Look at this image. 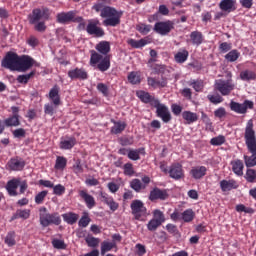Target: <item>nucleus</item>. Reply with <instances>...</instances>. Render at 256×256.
<instances>
[{
	"instance_id": "1",
	"label": "nucleus",
	"mask_w": 256,
	"mask_h": 256,
	"mask_svg": "<svg viewBox=\"0 0 256 256\" xmlns=\"http://www.w3.org/2000/svg\"><path fill=\"white\" fill-rule=\"evenodd\" d=\"M93 9H95L97 13L100 11V17L105 19L103 21L105 27H117V25L121 23L123 12H119L110 6L103 7V4H96L93 6Z\"/></svg>"
},
{
	"instance_id": "2",
	"label": "nucleus",
	"mask_w": 256,
	"mask_h": 256,
	"mask_svg": "<svg viewBox=\"0 0 256 256\" xmlns=\"http://www.w3.org/2000/svg\"><path fill=\"white\" fill-rule=\"evenodd\" d=\"M40 225L49 227V225H61V217L57 213H47V208H40Z\"/></svg>"
},
{
	"instance_id": "3",
	"label": "nucleus",
	"mask_w": 256,
	"mask_h": 256,
	"mask_svg": "<svg viewBox=\"0 0 256 256\" xmlns=\"http://www.w3.org/2000/svg\"><path fill=\"white\" fill-rule=\"evenodd\" d=\"M152 107H155L157 116L160 117L164 123L171 121V112H169V108L165 104H161L159 100H154Z\"/></svg>"
},
{
	"instance_id": "4",
	"label": "nucleus",
	"mask_w": 256,
	"mask_h": 256,
	"mask_svg": "<svg viewBox=\"0 0 256 256\" xmlns=\"http://www.w3.org/2000/svg\"><path fill=\"white\" fill-rule=\"evenodd\" d=\"M19 66V55L13 52H8L2 60V67L10 69V71H17Z\"/></svg>"
},
{
	"instance_id": "5",
	"label": "nucleus",
	"mask_w": 256,
	"mask_h": 256,
	"mask_svg": "<svg viewBox=\"0 0 256 256\" xmlns=\"http://www.w3.org/2000/svg\"><path fill=\"white\" fill-rule=\"evenodd\" d=\"M49 9L47 8H36L32 11V14L29 15L28 19H29V23L30 25H35V23H39V21H41V19H43L44 21L49 20Z\"/></svg>"
},
{
	"instance_id": "6",
	"label": "nucleus",
	"mask_w": 256,
	"mask_h": 256,
	"mask_svg": "<svg viewBox=\"0 0 256 256\" xmlns=\"http://www.w3.org/2000/svg\"><path fill=\"white\" fill-rule=\"evenodd\" d=\"M216 91H219L221 95L227 96L231 94V91L235 89V84L231 80H216L214 85Z\"/></svg>"
},
{
	"instance_id": "7",
	"label": "nucleus",
	"mask_w": 256,
	"mask_h": 256,
	"mask_svg": "<svg viewBox=\"0 0 256 256\" xmlns=\"http://www.w3.org/2000/svg\"><path fill=\"white\" fill-rule=\"evenodd\" d=\"M254 105L253 101L250 100H245L243 103L231 101L230 109L231 111H234V113L245 115V113H247V109H253Z\"/></svg>"
},
{
	"instance_id": "8",
	"label": "nucleus",
	"mask_w": 256,
	"mask_h": 256,
	"mask_svg": "<svg viewBox=\"0 0 256 256\" xmlns=\"http://www.w3.org/2000/svg\"><path fill=\"white\" fill-rule=\"evenodd\" d=\"M175 28V23H173V21L167 20L164 22H157L154 25V31L156 33H158V35H169V33H171V31H173V29Z\"/></svg>"
},
{
	"instance_id": "9",
	"label": "nucleus",
	"mask_w": 256,
	"mask_h": 256,
	"mask_svg": "<svg viewBox=\"0 0 256 256\" xmlns=\"http://www.w3.org/2000/svg\"><path fill=\"white\" fill-rule=\"evenodd\" d=\"M57 22L65 25L66 23H74V21H82L81 16H75V11L61 12L56 16Z\"/></svg>"
},
{
	"instance_id": "10",
	"label": "nucleus",
	"mask_w": 256,
	"mask_h": 256,
	"mask_svg": "<svg viewBox=\"0 0 256 256\" xmlns=\"http://www.w3.org/2000/svg\"><path fill=\"white\" fill-rule=\"evenodd\" d=\"M130 207L132 215H134L137 220L141 219V217L147 213V208H145V204H143L141 200H133Z\"/></svg>"
},
{
	"instance_id": "11",
	"label": "nucleus",
	"mask_w": 256,
	"mask_h": 256,
	"mask_svg": "<svg viewBox=\"0 0 256 256\" xmlns=\"http://www.w3.org/2000/svg\"><path fill=\"white\" fill-rule=\"evenodd\" d=\"M35 65V60L27 55L19 56L17 71H29Z\"/></svg>"
},
{
	"instance_id": "12",
	"label": "nucleus",
	"mask_w": 256,
	"mask_h": 256,
	"mask_svg": "<svg viewBox=\"0 0 256 256\" xmlns=\"http://www.w3.org/2000/svg\"><path fill=\"white\" fill-rule=\"evenodd\" d=\"M99 20L90 21L86 27L88 35H94V37H103L105 31L99 27Z\"/></svg>"
},
{
	"instance_id": "13",
	"label": "nucleus",
	"mask_w": 256,
	"mask_h": 256,
	"mask_svg": "<svg viewBox=\"0 0 256 256\" xmlns=\"http://www.w3.org/2000/svg\"><path fill=\"white\" fill-rule=\"evenodd\" d=\"M100 200L102 203H105V205L109 206V209L113 212L117 211L119 209V203L115 202L113 197H111L109 194L105 192H100Z\"/></svg>"
},
{
	"instance_id": "14",
	"label": "nucleus",
	"mask_w": 256,
	"mask_h": 256,
	"mask_svg": "<svg viewBox=\"0 0 256 256\" xmlns=\"http://www.w3.org/2000/svg\"><path fill=\"white\" fill-rule=\"evenodd\" d=\"M171 179H175L179 181V179H183L185 175L183 174V166L181 164H173L168 171Z\"/></svg>"
},
{
	"instance_id": "15",
	"label": "nucleus",
	"mask_w": 256,
	"mask_h": 256,
	"mask_svg": "<svg viewBox=\"0 0 256 256\" xmlns=\"http://www.w3.org/2000/svg\"><path fill=\"white\" fill-rule=\"evenodd\" d=\"M19 185H21V180L19 179H12L7 182L6 190L8 192V195H10V197H17V195H19V193H17V189L19 188Z\"/></svg>"
},
{
	"instance_id": "16",
	"label": "nucleus",
	"mask_w": 256,
	"mask_h": 256,
	"mask_svg": "<svg viewBox=\"0 0 256 256\" xmlns=\"http://www.w3.org/2000/svg\"><path fill=\"white\" fill-rule=\"evenodd\" d=\"M12 111L14 112V115L7 118L4 123L6 127H19L21 122L19 121V114H17V107H12Z\"/></svg>"
},
{
	"instance_id": "17",
	"label": "nucleus",
	"mask_w": 256,
	"mask_h": 256,
	"mask_svg": "<svg viewBox=\"0 0 256 256\" xmlns=\"http://www.w3.org/2000/svg\"><path fill=\"white\" fill-rule=\"evenodd\" d=\"M149 199L150 201H156V199H161L162 201H165V199H167V191L161 190L159 188H154L150 191Z\"/></svg>"
},
{
	"instance_id": "18",
	"label": "nucleus",
	"mask_w": 256,
	"mask_h": 256,
	"mask_svg": "<svg viewBox=\"0 0 256 256\" xmlns=\"http://www.w3.org/2000/svg\"><path fill=\"white\" fill-rule=\"evenodd\" d=\"M79 195L81 199H83V201L86 203V207H88V209H93L95 206V198L85 190H80Z\"/></svg>"
},
{
	"instance_id": "19",
	"label": "nucleus",
	"mask_w": 256,
	"mask_h": 256,
	"mask_svg": "<svg viewBox=\"0 0 256 256\" xmlns=\"http://www.w3.org/2000/svg\"><path fill=\"white\" fill-rule=\"evenodd\" d=\"M206 174L207 168L205 166H196L190 171V175H192L193 179H203Z\"/></svg>"
},
{
	"instance_id": "20",
	"label": "nucleus",
	"mask_w": 256,
	"mask_h": 256,
	"mask_svg": "<svg viewBox=\"0 0 256 256\" xmlns=\"http://www.w3.org/2000/svg\"><path fill=\"white\" fill-rule=\"evenodd\" d=\"M8 165L12 171H23L25 167V161L18 158H13L8 162Z\"/></svg>"
},
{
	"instance_id": "21",
	"label": "nucleus",
	"mask_w": 256,
	"mask_h": 256,
	"mask_svg": "<svg viewBox=\"0 0 256 256\" xmlns=\"http://www.w3.org/2000/svg\"><path fill=\"white\" fill-rule=\"evenodd\" d=\"M70 79H87V72L83 69H73L68 72Z\"/></svg>"
},
{
	"instance_id": "22",
	"label": "nucleus",
	"mask_w": 256,
	"mask_h": 256,
	"mask_svg": "<svg viewBox=\"0 0 256 256\" xmlns=\"http://www.w3.org/2000/svg\"><path fill=\"white\" fill-rule=\"evenodd\" d=\"M137 97L143 102V103H150V105L153 106V101H159V99H156L155 97L149 95V92L145 91H138L136 93Z\"/></svg>"
},
{
	"instance_id": "23",
	"label": "nucleus",
	"mask_w": 256,
	"mask_h": 256,
	"mask_svg": "<svg viewBox=\"0 0 256 256\" xmlns=\"http://www.w3.org/2000/svg\"><path fill=\"white\" fill-rule=\"evenodd\" d=\"M189 59V51L186 49H180L175 55L174 60L176 63L183 64Z\"/></svg>"
},
{
	"instance_id": "24",
	"label": "nucleus",
	"mask_w": 256,
	"mask_h": 256,
	"mask_svg": "<svg viewBox=\"0 0 256 256\" xmlns=\"http://www.w3.org/2000/svg\"><path fill=\"white\" fill-rule=\"evenodd\" d=\"M219 7L222 11L231 13V11H235V2L234 0H222L219 4Z\"/></svg>"
},
{
	"instance_id": "25",
	"label": "nucleus",
	"mask_w": 256,
	"mask_h": 256,
	"mask_svg": "<svg viewBox=\"0 0 256 256\" xmlns=\"http://www.w3.org/2000/svg\"><path fill=\"white\" fill-rule=\"evenodd\" d=\"M231 165H232L233 173H235V175H238V177H241V175H243V169H245V165L243 164V161L234 160L231 162Z\"/></svg>"
},
{
	"instance_id": "26",
	"label": "nucleus",
	"mask_w": 256,
	"mask_h": 256,
	"mask_svg": "<svg viewBox=\"0 0 256 256\" xmlns=\"http://www.w3.org/2000/svg\"><path fill=\"white\" fill-rule=\"evenodd\" d=\"M238 185L235 180H222L220 181V188L222 191H231L232 189H237Z\"/></svg>"
},
{
	"instance_id": "27",
	"label": "nucleus",
	"mask_w": 256,
	"mask_h": 256,
	"mask_svg": "<svg viewBox=\"0 0 256 256\" xmlns=\"http://www.w3.org/2000/svg\"><path fill=\"white\" fill-rule=\"evenodd\" d=\"M183 120L186 121L188 125H191V123H195L199 120V116L197 113L191 112V111H184L182 113Z\"/></svg>"
},
{
	"instance_id": "28",
	"label": "nucleus",
	"mask_w": 256,
	"mask_h": 256,
	"mask_svg": "<svg viewBox=\"0 0 256 256\" xmlns=\"http://www.w3.org/2000/svg\"><path fill=\"white\" fill-rule=\"evenodd\" d=\"M95 49L98 53H101V55H107V53L111 51V44L107 41H101L96 45Z\"/></svg>"
},
{
	"instance_id": "29",
	"label": "nucleus",
	"mask_w": 256,
	"mask_h": 256,
	"mask_svg": "<svg viewBox=\"0 0 256 256\" xmlns=\"http://www.w3.org/2000/svg\"><path fill=\"white\" fill-rule=\"evenodd\" d=\"M49 97L54 105H60L61 98L59 97V87L54 86L49 92Z\"/></svg>"
},
{
	"instance_id": "30",
	"label": "nucleus",
	"mask_w": 256,
	"mask_h": 256,
	"mask_svg": "<svg viewBox=\"0 0 256 256\" xmlns=\"http://www.w3.org/2000/svg\"><path fill=\"white\" fill-rule=\"evenodd\" d=\"M190 39L192 41V45H196V47H199L201 43H203V33L200 31H193L190 33Z\"/></svg>"
},
{
	"instance_id": "31",
	"label": "nucleus",
	"mask_w": 256,
	"mask_h": 256,
	"mask_svg": "<svg viewBox=\"0 0 256 256\" xmlns=\"http://www.w3.org/2000/svg\"><path fill=\"white\" fill-rule=\"evenodd\" d=\"M117 247V243L115 241L109 242V241H103L101 243V255H105V253H109L112 249H115Z\"/></svg>"
},
{
	"instance_id": "32",
	"label": "nucleus",
	"mask_w": 256,
	"mask_h": 256,
	"mask_svg": "<svg viewBox=\"0 0 256 256\" xmlns=\"http://www.w3.org/2000/svg\"><path fill=\"white\" fill-rule=\"evenodd\" d=\"M128 45L130 47H133V49H141L147 45V40L145 39H140V40H135V39H128L127 40Z\"/></svg>"
},
{
	"instance_id": "33",
	"label": "nucleus",
	"mask_w": 256,
	"mask_h": 256,
	"mask_svg": "<svg viewBox=\"0 0 256 256\" xmlns=\"http://www.w3.org/2000/svg\"><path fill=\"white\" fill-rule=\"evenodd\" d=\"M65 223H68V225H74V223H77L79 220V216L73 212L65 213L62 215Z\"/></svg>"
},
{
	"instance_id": "34",
	"label": "nucleus",
	"mask_w": 256,
	"mask_h": 256,
	"mask_svg": "<svg viewBox=\"0 0 256 256\" xmlns=\"http://www.w3.org/2000/svg\"><path fill=\"white\" fill-rule=\"evenodd\" d=\"M111 67V60L109 59L108 56L104 57L97 65V68L99 71L105 72Z\"/></svg>"
},
{
	"instance_id": "35",
	"label": "nucleus",
	"mask_w": 256,
	"mask_h": 256,
	"mask_svg": "<svg viewBox=\"0 0 256 256\" xmlns=\"http://www.w3.org/2000/svg\"><path fill=\"white\" fill-rule=\"evenodd\" d=\"M75 143H77V141L73 137L68 138L67 140H62L60 142V149H73Z\"/></svg>"
},
{
	"instance_id": "36",
	"label": "nucleus",
	"mask_w": 256,
	"mask_h": 256,
	"mask_svg": "<svg viewBox=\"0 0 256 256\" xmlns=\"http://www.w3.org/2000/svg\"><path fill=\"white\" fill-rule=\"evenodd\" d=\"M240 79H242V81H253L256 79L255 72L251 70H244L240 73Z\"/></svg>"
},
{
	"instance_id": "37",
	"label": "nucleus",
	"mask_w": 256,
	"mask_h": 256,
	"mask_svg": "<svg viewBox=\"0 0 256 256\" xmlns=\"http://www.w3.org/2000/svg\"><path fill=\"white\" fill-rule=\"evenodd\" d=\"M130 187L131 189H133L134 191H136V193H140L142 189H145V185L141 182V180L139 179H133L130 182Z\"/></svg>"
},
{
	"instance_id": "38",
	"label": "nucleus",
	"mask_w": 256,
	"mask_h": 256,
	"mask_svg": "<svg viewBox=\"0 0 256 256\" xmlns=\"http://www.w3.org/2000/svg\"><path fill=\"white\" fill-rule=\"evenodd\" d=\"M127 127V124L125 122H116L114 126L111 129V132L115 135H119V133H122V131H125V128Z\"/></svg>"
},
{
	"instance_id": "39",
	"label": "nucleus",
	"mask_w": 256,
	"mask_h": 256,
	"mask_svg": "<svg viewBox=\"0 0 256 256\" xmlns=\"http://www.w3.org/2000/svg\"><path fill=\"white\" fill-rule=\"evenodd\" d=\"M240 53L237 50H232L228 54L225 55L226 61H229L230 63H234V61H237L240 57Z\"/></svg>"
},
{
	"instance_id": "40",
	"label": "nucleus",
	"mask_w": 256,
	"mask_h": 256,
	"mask_svg": "<svg viewBox=\"0 0 256 256\" xmlns=\"http://www.w3.org/2000/svg\"><path fill=\"white\" fill-rule=\"evenodd\" d=\"M154 221H157L160 223V225H163L165 223V214L161 210H154L153 212V218Z\"/></svg>"
},
{
	"instance_id": "41",
	"label": "nucleus",
	"mask_w": 256,
	"mask_h": 256,
	"mask_svg": "<svg viewBox=\"0 0 256 256\" xmlns=\"http://www.w3.org/2000/svg\"><path fill=\"white\" fill-rule=\"evenodd\" d=\"M195 217V212H193L192 209L185 210L182 213V219L185 221V223H191Z\"/></svg>"
},
{
	"instance_id": "42",
	"label": "nucleus",
	"mask_w": 256,
	"mask_h": 256,
	"mask_svg": "<svg viewBox=\"0 0 256 256\" xmlns=\"http://www.w3.org/2000/svg\"><path fill=\"white\" fill-rule=\"evenodd\" d=\"M31 217V210H17L15 213V219H29Z\"/></svg>"
},
{
	"instance_id": "43",
	"label": "nucleus",
	"mask_w": 256,
	"mask_h": 256,
	"mask_svg": "<svg viewBox=\"0 0 256 256\" xmlns=\"http://www.w3.org/2000/svg\"><path fill=\"white\" fill-rule=\"evenodd\" d=\"M65 167H67V158L58 156L56 158L55 169L63 170Z\"/></svg>"
},
{
	"instance_id": "44",
	"label": "nucleus",
	"mask_w": 256,
	"mask_h": 256,
	"mask_svg": "<svg viewBox=\"0 0 256 256\" xmlns=\"http://www.w3.org/2000/svg\"><path fill=\"white\" fill-rule=\"evenodd\" d=\"M85 241L88 245V247H99V243H101V240L99 238L88 236L85 238Z\"/></svg>"
},
{
	"instance_id": "45",
	"label": "nucleus",
	"mask_w": 256,
	"mask_h": 256,
	"mask_svg": "<svg viewBox=\"0 0 256 256\" xmlns=\"http://www.w3.org/2000/svg\"><path fill=\"white\" fill-rule=\"evenodd\" d=\"M244 161H245L246 167H255L256 165L255 154L252 153L251 156L244 155Z\"/></svg>"
},
{
	"instance_id": "46",
	"label": "nucleus",
	"mask_w": 256,
	"mask_h": 256,
	"mask_svg": "<svg viewBox=\"0 0 256 256\" xmlns=\"http://www.w3.org/2000/svg\"><path fill=\"white\" fill-rule=\"evenodd\" d=\"M33 75H35V72H30L29 74H24V75H19L17 77V81L18 83H24L27 84L29 83V79H31L33 77Z\"/></svg>"
},
{
	"instance_id": "47",
	"label": "nucleus",
	"mask_w": 256,
	"mask_h": 256,
	"mask_svg": "<svg viewBox=\"0 0 256 256\" xmlns=\"http://www.w3.org/2000/svg\"><path fill=\"white\" fill-rule=\"evenodd\" d=\"M159 227H161V223H159L157 220H154L153 218L147 224L148 231H157Z\"/></svg>"
},
{
	"instance_id": "48",
	"label": "nucleus",
	"mask_w": 256,
	"mask_h": 256,
	"mask_svg": "<svg viewBox=\"0 0 256 256\" xmlns=\"http://www.w3.org/2000/svg\"><path fill=\"white\" fill-rule=\"evenodd\" d=\"M5 243L8 247H13L15 245V232H9L5 238Z\"/></svg>"
},
{
	"instance_id": "49",
	"label": "nucleus",
	"mask_w": 256,
	"mask_h": 256,
	"mask_svg": "<svg viewBox=\"0 0 256 256\" xmlns=\"http://www.w3.org/2000/svg\"><path fill=\"white\" fill-rule=\"evenodd\" d=\"M151 29H152V26L147 24H139L137 26V30L139 31V33H142V35H147L148 33L151 32Z\"/></svg>"
},
{
	"instance_id": "50",
	"label": "nucleus",
	"mask_w": 256,
	"mask_h": 256,
	"mask_svg": "<svg viewBox=\"0 0 256 256\" xmlns=\"http://www.w3.org/2000/svg\"><path fill=\"white\" fill-rule=\"evenodd\" d=\"M47 190L41 191L39 192L36 196H35V203L37 205H41L43 203V201H45V198L47 197Z\"/></svg>"
},
{
	"instance_id": "51",
	"label": "nucleus",
	"mask_w": 256,
	"mask_h": 256,
	"mask_svg": "<svg viewBox=\"0 0 256 256\" xmlns=\"http://www.w3.org/2000/svg\"><path fill=\"white\" fill-rule=\"evenodd\" d=\"M256 171L255 169H248L246 172V180L248 183H255Z\"/></svg>"
},
{
	"instance_id": "52",
	"label": "nucleus",
	"mask_w": 256,
	"mask_h": 256,
	"mask_svg": "<svg viewBox=\"0 0 256 256\" xmlns=\"http://www.w3.org/2000/svg\"><path fill=\"white\" fill-rule=\"evenodd\" d=\"M140 153H141L140 150H129L128 158H130L131 161H139V159H141Z\"/></svg>"
},
{
	"instance_id": "53",
	"label": "nucleus",
	"mask_w": 256,
	"mask_h": 256,
	"mask_svg": "<svg viewBox=\"0 0 256 256\" xmlns=\"http://www.w3.org/2000/svg\"><path fill=\"white\" fill-rule=\"evenodd\" d=\"M103 59V56L95 51H92L91 58H90V63L92 65H97L99 61Z\"/></svg>"
},
{
	"instance_id": "54",
	"label": "nucleus",
	"mask_w": 256,
	"mask_h": 256,
	"mask_svg": "<svg viewBox=\"0 0 256 256\" xmlns=\"http://www.w3.org/2000/svg\"><path fill=\"white\" fill-rule=\"evenodd\" d=\"M52 245L54 249H67V244L63 240L54 239L52 240Z\"/></svg>"
},
{
	"instance_id": "55",
	"label": "nucleus",
	"mask_w": 256,
	"mask_h": 256,
	"mask_svg": "<svg viewBox=\"0 0 256 256\" xmlns=\"http://www.w3.org/2000/svg\"><path fill=\"white\" fill-rule=\"evenodd\" d=\"M211 145H215V146H219V145H223V143H225V136H217L211 139L210 141Z\"/></svg>"
},
{
	"instance_id": "56",
	"label": "nucleus",
	"mask_w": 256,
	"mask_h": 256,
	"mask_svg": "<svg viewBox=\"0 0 256 256\" xmlns=\"http://www.w3.org/2000/svg\"><path fill=\"white\" fill-rule=\"evenodd\" d=\"M128 81H130L132 83V85H137V83H141V79L135 72H131L128 75Z\"/></svg>"
},
{
	"instance_id": "57",
	"label": "nucleus",
	"mask_w": 256,
	"mask_h": 256,
	"mask_svg": "<svg viewBox=\"0 0 256 256\" xmlns=\"http://www.w3.org/2000/svg\"><path fill=\"white\" fill-rule=\"evenodd\" d=\"M34 25L35 31H38L39 33H45V31H47V26L45 25V22H36Z\"/></svg>"
},
{
	"instance_id": "58",
	"label": "nucleus",
	"mask_w": 256,
	"mask_h": 256,
	"mask_svg": "<svg viewBox=\"0 0 256 256\" xmlns=\"http://www.w3.org/2000/svg\"><path fill=\"white\" fill-rule=\"evenodd\" d=\"M54 195H63L65 193V186L58 184L52 187Z\"/></svg>"
},
{
	"instance_id": "59",
	"label": "nucleus",
	"mask_w": 256,
	"mask_h": 256,
	"mask_svg": "<svg viewBox=\"0 0 256 256\" xmlns=\"http://www.w3.org/2000/svg\"><path fill=\"white\" fill-rule=\"evenodd\" d=\"M73 171L76 175L83 173V166L81 165V160H77L73 165Z\"/></svg>"
},
{
	"instance_id": "60",
	"label": "nucleus",
	"mask_w": 256,
	"mask_h": 256,
	"mask_svg": "<svg viewBox=\"0 0 256 256\" xmlns=\"http://www.w3.org/2000/svg\"><path fill=\"white\" fill-rule=\"evenodd\" d=\"M97 89L100 93H103L105 97H107V95H109V88L107 87V85H105L103 83H99L97 85Z\"/></svg>"
},
{
	"instance_id": "61",
	"label": "nucleus",
	"mask_w": 256,
	"mask_h": 256,
	"mask_svg": "<svg viewBox=\"0 0 256 256\" xmlns=\"http://www.w3.org/2000/svg\"><path fill=\"white\" fill-rule=\"evenodd\" d=\"M89 223H91V218H89V216H83L79 220L78 225H79V227H87L89 225Z\"/></svg>"
},
{
	"instance_id": "62",
	"label": "nucleus",
	"mask_w": 256,
	"mask_h": 256,
	"mask_svg": "<svg viewBox=\"0 0 256 256\" xmlns=\"http://www.w3.org/2000/svg\"><path fill=\"white\" fill-rule=\"evenodd\" d=\"M13 135L16 139H21V137H25V135H26L25 129L18 128L13 131Z\"/></svg>"
},
{
	"instance_id": "63",
	"label": "nucleus",
	"mask_w": 256,
	"mask_h": 256,
	"mask_svg": "<svg viewBox=\"0 0 256 256\" xmlns=\"http://www.w3.org/2000/svg\"><path fill=\"white\" fill-rule=\"evenodd\" d=\"M124 173L129 176L133 175L135 173V171L133 170V164L126 163L124 165Z\"/></svg>"
},
{
	"instance_id": "64",
	"label": "nucleus",
	"mask_w": 256,
	"mask_h": 256,
	"mask_svg": "<svg viewBox=\"0 0 256 256\" xmlns=\"http://www.w3.org/2000/svg\"><path fill=\"white\" fill-rule=\"evenodd\" d=\"M219 50L221 51V53H227V51H231V44L223 42L219 45Z\"/></svg>"
}]
</instances>
